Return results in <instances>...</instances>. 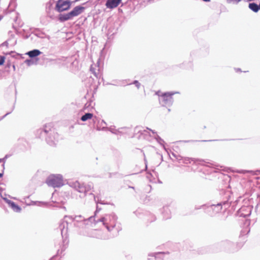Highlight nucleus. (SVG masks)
<instances>
[{
	"mask_svg": "<svg viewBox=\"0 0 260 260\" xmlns=\"http://www.w3.org/2000/svg\"><path fill=\"white\" fill-rule=\"evenodd\" d=\"M106 220V218L105 217H103L100 219V221L102 222H104Z\"/></svg>",
	"mask_w": 260,
	"mask_h": 260,
	"instance_id": "15",
	"label": "nucleus"
},
{
	"mask_svg": "<svg viewBox=\"0 0 260 260\" xmlns=\"http://www.w3.org/2000/svg\"><path fill=\"white\" fill-rule=\"evenodd\" d=\"M2 166H3V169H4V164H2Z\"/></svg>",
	"mask_w": 260,
	"mask_h": 260,
	"instance_id": "21",
	"label": "nucleus"
},
{
	"mask_svg": "<svg viewBox=\"0 0 260 260\" xmlns=\"http://www.w3.org/2000/svg\"><path fill=\"white\" fill-rule=\"evenodd\" d=\"M122 0H107L106 6L108 8L113 9L116 8L121 3Z\"/></svg>",
	"mask_w": 260,
	"mask_h": 260,
	"instance_id": "5",
	"label": "nucleus"
},
{
	"mask_svg": "<svg viewBox=\"0 0 260 260\" xmlns=\"http://www.w3.org/2000/svg\"><path fill=\"white\" fill-rule=\"evenodd\" d=\"M46 183L53 187H60L63 185V178L61 175H51L46 180Z\"/></svg>",
	"mask_w": 260,
	"mask_h": 260,
	"instance_id": "1",
	"label": "nucleus"
},
{
	"mask_svg": "<svg viewBox=\"0 0 260 260\" xmlns=\"http://www.w3.org/2000/svg\"><path fill=\"white\" fill-rule=\"evenodd\" d=\"M2 18H3V16H0V21L2 20Z\"/></svg>",
	"mask_w": 260,
	"mask_h": 260,
	"instance_id": "18",
	"label": "nucleus"
},
{
	"mask_svg": "<svg viewBox=\"0 0 260 260\" xmlns=\"http://www.w3.org/2000/svg\"><path fill=\"white\" fill-rule=\"evenodd\" d=\"M135 84H139L138 81H135Z\"/></svg>",
	"mask_w": 260,
	"mask_h": 260,
	"instance_id": "19",
	"label": "nucleus"
},
{
	"mask_svg": "<svg viewBox=\"0 0 260 260\" xmlns=\"http://www.w3.org/2000/svg\"><path fill=\"white\" fill-rule=\"evenodd\" d=\"M3 176V174L2 173H0V178L2 177Z\"/></svg>",
	"mask_w": 260,
	"mask_h": 260,
	"instance_id": "17",
	"label": "nucleus"
},
{
	"mask_svg": "<svg viewBox=\"0 0 260 260\" xmlns=\"http://www.w3.org/2000/svg\"><path fill=\"white\" fill-rule=\"evenodd\" d=\"M165 254L164 252H160V253H155L152 255V256L154 257L155 259H156L157 258L160 257L159 256H162Z\"/></svg>",
	"mask_w": 260,
	"mask_h": 260,
	"instance_id": "11",
	"label": "nucleus"
},
{
	"mask_svg": "<svg viewBox=\"0 0 260 260\" xmlns=\"http://www.w3.org/2000/svg\"><path fill=\"white\" fill-rule=\"evenodd\" d=\"M157 141L158 142L159 144L162 146H164L166 144L165 141L160 138L157 139Z\"/></svg>",
	"mask_w": 260,
	"mask_h": 260,
	"instance_id": "12",
	"label": "nucleus"
},
{
	"mask_svg": "<svg viewBox=\"0 0 260 260\" xmlns=\"http://www.w3.org/2000/svg\"><path fill=\"white\" fill-rule=\"evenodd\" d=\"M246 172H250V171H247ZM250 172H252V171H250Z\"/></svg>",
	"mask_w": 260,
	"mask_h": 260,
	"instance_id": "23",
	"label": "nucleus"
},
{
	"mask_svg": "<svg viewBox=\"0 0 260 260\" xmlns=\"http://www.w3.org/2000/svg\"><path fill=\"white\" fill-rule=\"evenodd\" d=\"M41 52L38 50H33L32 51H29L28 53H27V54L30 57H35L36 56H38L41 54Z\"/></svg>",
	"mask_w": 260,
	"mask_h": 260,
	"instance_id": "7",
	"label": "nucleus"
},
{
	"mask_svg": "<svg viewBox=\"0 0 260 260\" xmlns=\"http://www.w3.org/2000/svg\"><path fill=\"white\" fill-rule=\"evenodd\" d=\"M71 6L69 1L58 0L56 4L55 9L58 12H62L69 10Z\"/></svg>",
	"mask_w": 260,
	"mask_h": 260,
	"instance_id": "2",
	"label": "nucleus"
},
{
	"mask_svg": "<svg viewBox=\"0 0 260 260\" xmlns=\"http://www.w3.org/2000/svg\"><path fill=\"white\" fill-rule=\"evenodd\" d=\"M72 18L70 13H68L67 14L60 15L59 19L61 21H65L68 20L69 19H71Z\"/></svg>",
	"mask_w": 260,
	"mask_h": 260,
	"instance_id": "8",
	"label": "nucleus"
},
{
	"mask_svg": "<svg viewBox=\"0 0 260 260\" xmlns=\"http://www.w3.org/2000/svg\"><path fill=\"white\" fill-rule=\"evenodd\" d=\"M106 228H107V229L108 230H109V227H108V225H106Z\"/></svg>",
	"mask_w": 260,
	"mask_h": 260,
	"instance_id": "22",
	"label": "nucleus"
},
{
	"mask_svg": "<svg viewBox=\"0 0 260 260\" xmlns=\"http://www.w3.org/2000/svg\"><path fill=\"white\" fill-rule=\"evenodd\" d=\"M250 232V229H248L247 234H248Z\"/></svg>",
	"mask_w": 260,
	"mask_h": 260,
	"instance_id": "20",
	"label": "nucleus"
},
{
	"mask_svg": "<svg viewBox=\"0 0 260 260\" xmlns=\"http://www.w3.org/2000/svg\"><path fill=\"white\" fill-rule=\"evenodd\" d=\"M242 0H227V2L228 3H239L240 2H241Z\"/></svg>",
	"mask_w": 260,
	"mask_h": 260,
	"instance_id": "14",
	"label": "nucleus"
},
{
	"mask_svg": "<svg viewBox=\"0 0 260 260\" xmlns=\"http://www.w3.org/2000/svg\"><path fill=\"white\" fill-rule=\"evenodd\" d=\"M5 57L4 56H0V66L3 65L5 61Z\"/></svg>",
	"mask_w": 260,
	"mask_h": 260,
	"instance_id": "13",
	"label": "nucleus"
},
{
	"mask_svg": "<svg viewBox=\"0 0 260 260\" xmlns=\"http://www.w3.org/2000/svg\"><path fill=\"white\" fill-rule=\"evenodd\" d=\"M173 93H165L160 96V101L162 102L167 104L168 103H171L173 101L172 95Z\"/></svg>",
	"mask_w": 260,
	"mask_h": 260,
	"instance_id": "4",
	"label": "nucleus"
},
{
	"mask_svg": "<svg viewBox=\"0 0 260 260\" xmlns=\"http://www.w3.org/2000/svg\"><path fill=\"white\" fill-rule=\"evenodd\" d=\"M249 8L254 12H257L259 10V6L255 3H250Z\"/></svg>",
	"mask_w": 260,
	"mask_h": 260,
	"instance_id": "9",
	"label": "nucleus"
},
{
	"mask_svg": "<svg viewBox=\"0 0 260 260\" xmlns=\"http://www.w3.org/2000/svg\"><path fill=\"white\" fill-rule=\"evenodd\" d=\"M2 161V159H0V162Z\"/></svg>",
	"mask_w": 260,
	"mask_h": 260,
	"instance_id": "24",
	"label": "nucleus"
},
{
	"mask_svg": "<svg viewBox=\"0 0 260 260\" xmlns=\"http://www.w3.org/2000/svg\"><path fill=\"white\" fill-rule=\"evenodd\" d=\"M85 8L82 6H78L75 7L70 13L72 18L77 16L81 14L84 10Z\"/></svg>",
	"mask_w": 260,
	"mask_h": 260,
	"instance_id": "3",
	"label": "nucleus"
},
{
	"mask_svg": "<svg viewBox=\"0 0 260 260\" xmlns=\"http://www.w3.org/2000/svg\"><path fill=\"white\" fill-rule=\"evenodd\" d=\"M92 117L93 114L92 113H88L83 115L81 118V120L82 121H85L88 119H91Z\"/></svg>",
	"mask_w": 260,
	"mask_h": 260,
	"instance_id": "10",
	"label": "nucleus"
},
{
	"mask_svg": "<svg viewBox=\"0 0 260 260\" xmlns=\"http://www.w3.org/2000/svg\"><path fill=\"white\" fill-rule=\"evenodd\" d=\"M8 203L15 212H19L21 211L20 207H19L17 205L15 204L14 202L9 201Z\"/></svg>",
	"mask_w": 260,
	"mask_h": 260,
	"instance_id": "6",
	"label": "nucleus"
},
{
	"mask_svg": "<svg viewBox=\"0 0 260 260\" xmlns=\"http://www.w3.org/2000/svg\"><path fill=\"white\" fill-rule=\"evenodd\" d=\"M241 235H244V232L243 231L242 232Z\"/></svg>",
	"mask_w": 260,
	"mask_h": 260,
	"instance_id": "16",
	"label": "nucleus"
}]
</instances>
